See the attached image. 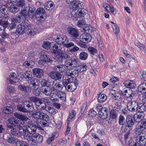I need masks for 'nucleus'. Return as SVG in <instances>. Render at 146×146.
<instances>
[{
    "mask_svg": "<svg viewBox=\"0 0 146 146\" xmlns=\"http://www.w3.org/2000/svg\"><path fill=\"white\" fill-rule=\"evenodd\" d=\"M29 100L30 101H29L30 102H33L35 103L36 106L38 107V106H40V102H42L40 101L39 99L36 97H31L29 98Z\"/></svg>",
    "mask_w": 146,
    "mask_h": 146,
    "instance_id": "79ce46f5",
    "label": "nucleus"
},
{
    "mask_svg": "<svg viewBox=\"0 0 146 146\" xmlns=\"http://www.w3.org/2000/svg\"><path fill=\"white\" fill-rule=\"evenodd\" d=\"M63 86V82H58L56 80H55L52 82V90L56 92H58L62 90Z\"/></svg>",
    "mask_w": 146,
    "mask_h": 146,
    "instance_id": "6e6552de",
    "label": "nucleus"
},
{
    "mask_svg": "<svg viewBox=\"0 0 146 146\" xmlns=\"http://www.w3.org/2000/svg\"><path fill=\"white\" fill-rule=\"evenodd\" d=\"M32 73L31 71H26L24 74V78L27 81H29L31 80L32 77Z\"/></svg>",
    "mask_w": 146,
    "mask_h": 146,
    "instance_id": "e433bc0d",
    "label": "nucleus"
},
{
    "mask_svg": "<svg viewBox=\"0 0 146 146\" xmlns=\"http://www.w3.org/2000/svg\"><path fill=\"white\" fill-rule=\"evenodd\" d=\"M29 7H25L22 10L21 12L24 14L25 16L27 17L28 15L29 11L28 10H29Z\"/></svg>",
    "mask_w": 146,
    "mask_h": 146,
    "instance_id": "69168bd1",
    "label": "nucleus"
},
{
    "mask_svg": "<svg viewBox=\"0 0 146 146\" xmlns=\"http://www.w3.org/2000/svg\"><path fill=\"white\" fill-rule=\"evenodd\" d=\"M6 128L9 132H10L12 134L17 136V131L12 126L7 124L6 126Z\"/></svg>",
    "mask_w": 146,
    "mask_h": 146,
    "instance_id": "4c0bfd02",
    "label": "nucleus"
},
{
    "mask_svg": "<svg viewBox=\"0 0 146 146\" xmlns=\"http://www.w3.org/2000/svg\"><path fill=\"white\" fill-rule=\"evenodd\" d=\"M27 17V16H25L24 14L21 12L17 15L15 19L16 20V21H17L19 22H20L22 20H25Z\"/></svg>",
    "mask_w": 146,
    "mask_h": 146,
    "instance_id": "a19ab883",
    "label": "nucleus"
},
{
    "mask_svg": "<svg viewBox=\"0 0 146 146\" xmlns=\"http://www.w3.org/2000/svg\"><path fill=\"white\" fill-rule=\"evenodd\" d=\"M58 71H53L50 74V77L55 80H58L61 79L62 77L61 74Z\"/></svg>",
    "mask_w": 146,
    "mask_h": 146,
    "instance_id": "bb28decb",
    "label": "nucleus"
},
{
    "mask_svg": "<svg viewBox=\"0 0 146 146\" xmlns=\"http://www.w3.org/2000/svg\"><path fill=\"white\" fill-rule=\"evenodd\" d=\"M42 113V112L40 111H35L32 112L31 115L32 117L35 119L38 125H40V116Z\"/></svg>",
    "mask_w": 146,
    "mask_h": 146,
    "instance_id": "f3484780",
    "label": "nucleus"
},
{
    "mask_svg": "<svg viewBox=\"0 0 146 146\" xmlns=\"http://www.w3.org/2000/svg\"><path fill=\"white\" fill-rule=\"evenodd\" d=\"M77 25L79 27H82L81 31L82 32H85L89 30V28L88 27V25L86 24V22L84 20L78 21Z\"/></svg>",
    "mask_w": 146,
    "mask_h": 146,
    "instance_id": "2eb2a0df",
    "label": "nucleus"
},
{
    "mask_svg": "<svg viewBox=\"0 0 146 146\" xmlns=\"http://www.w3.org/2000/svg\"><path fill=\"white\" fill-rule=\"evenodd\" d=\"M137 47L146 54V42L144 45L139 42H137Z\"/></svg>",
    "mask_w": 146,
    "mask_h": 146,
    "instance_id": "3c124183",
    "label": "nucleus"
},
{
    "mask_svg": "<svg viewBox=\"0 0 146 146\" xmlns=\"http://www.w3.org/2000/svg\"><path fill=\"white\" fill-rule=\"evenodd\" d=\"M30 84L32 85L33 86L34 88L38 86L40 82L36 78H32V79L30 81Z\"/></svg>",
    "mask_w": 146,
    "mask_h": 146,
    "instance_id": "a18cd8bd",
    "label": "nucleus"
},
{
    "mask_svg": "<svg viewBox=\"0 0 146 146\" xmlns=\"http://www.w3.org/2000/svg\"><path fill=\"white\" fill-rule=\"evenodd\" d=\"M67 31L70 37L73 39H76L79 37V32L76 29L72 27H68Z\"/></svg>",
    "mask_w": 146,
    "mask_h": 146,
    "instance_id": "423d86ee",
    "label": "nucleus"
},
{
    "mask_svg": "<svg viewBox=\"0 0 146 146\" xmlns=\"http://www.w3.org/2000/svg\"><path fill=\"white\" fill-rule=\"evenodd\" d=\"M33 73L35 76L37 78H41L43 76L44 72L42 69L40 68H34L33 70Z\"/></svg>",
    "mask_w": 146,
    "mask_h": 146,
    "instance_id": "b1692460",
    "label": "nucleus"
},
{
    "mask_svg": "<svg viewBox=\"0 0 146 146\" xmlns=\"http://www.w3.org/2000/svg\"><path fill=\"white\" fill-rule=\"evenodd\" d=\"M7 7V5H4L2 3L1 6L0 7V18L8 19L10 18L9 15L5 14V8Z\"/></svg>",
    "mask_w": 146,
    "mask_h": 146,
    "instance_id": "412c9836",
    "label": "nucleus"
},
{
    "mask_svg": "<svg viewBox=\"0 0 146 146\" xmlns=\"http://www.w3.org/2000/svg\"><path fill=\"white\" fill-rule=\"evenodd\" d=\"M27 131V130H26L25 132V133L23 135V137L28 141H30L31 139V135L29 134Z\"/></svg>",
    "mask_w": 146,
    "mask_h": 146,
    "instance_id": "13d9d810",
    "label": "nucleus"
},
{
    "mask_svg": "<svg viewBox=\"0 0 146 146\" xmlns=\"http://www.w3.org/2000/svg\"><path fill=\"white\" fill-rule=\"evenodd\" d=\"M112 27L114 33L116 35L118 34L119 32V27L116 24H115L113 27V26Z\"/></svg>",
    "mask_w": 146,
    "mask_h": 146,
    "instance_id": "338daca9",
    "label": "nucleus"
},
{
    "mask_svg": "<svg viewBox=\"0 0 146 146\" xmlns=\"http://www.w3.org/2000/svg\"><path fill=\"white\" fill-rule=\"evenodd\" d=\"M13 110L11 107H7L4 108L3 111L6 114L11 113L13 112Z\"/></svg>",
    "mask_w": 146,
    "mask_h": 146,
    "instance_id": "4d7b16f0",
    "label": "nucleus"
},
{
    "mask_svg": "<svg viewBox=\"0 0 146 146\" xmlns=\"http://www.w3.org/2000/svg\"><path fill=\"white\" fill-rule=\"evenodd\" d=\"M4 139L6 140L9 143H13L16 142V139L14 137H12L10 134L5 135L4 136Z\"/></svg>",
    "mask_w": 146,
    "mask_h": 146,
    "instance_id": "f704fd0d",
    "label": "nucleus"
},
{
    "mask_svg": "<svg viewBox=\"0 0 146 146\" xmlns=\"http://www.w3.org/2000/svg\"><path fill=\"white\" fill-rule=\"evenodd\" d=\"M103 7L110 13L114 15L116 14V9L113 6H111L105 3L103 4Z\"/></svg>",
    "mask_w": 146,
    "mask_h": 146,
    "instance_id": "dca6fc26",
    "label": "nucleus"
},
{
    "mask_svg": "<svg viewBox=\"0 0 146 146\" xmlns=\"http://www.w3.org/2000/svg\"><path fill=\"white\" fill-rule=\"evenodd\" d=\"M18 88L20 90L26 93L31 91V89L29 86L20 85L18 86Z\"/></svg>",
    "mask_w": 146,
    "mask_h": 146,
    "instance_id": "7c9ffc66",
    "label": "nucleus"
},
{
    "mask_svg": "<svg viewBox=\"0 0 146 146\" xmlns=\"http://www.w3.org/2000/svg\"><path fill=\"white\" fill-rule=\"evenodd\" d=\"M57 96L63 102L66 100V94L63 92H57Z\"/></svg>",
    "mask_w": 146,
    "mask_h": 146,
    "instance_id": "c03bdc74",
    "label": "nucleus"
},
{
    "mask_svg": "<svg viewBox=\"0 0 146 146\" xmlns=\"http://www.w3.org/2000/svg\"><path fill=\"white\" fill-rule=\"evenodd\" d=\"M16 3V5L20 8V7L23 8L25 4V1L24 0H18V1H17Z\"/></svg>",
    "mask_w": 146,
    "mask_h": 146,
    "instance_id": "6e6d98bb",
    "label": "nucleus"
},
{
    "mask_svg": "<svg viewBox=\"0 0 146 146\" xmlns=\"http://www.w3.org/2000/svg\"><path fill=\"white\" fill-rule=\"evenodd\" d=\"M88 53L85 52H81L79 54V58L80 59L83 60H86L88 57Z\"/></svg>",
    "mask_w": 146,
    "mask_h": 146,
    "instance_id": "09e8293b",
    "label": "nucleus"
},
{
    "mask_svg": "<svg viewBox=\"0 0 146 146\" xmlns=\"http://www.w3.org/2000/svg\"><path fill=\"white\" fill-rule=\"evenodd\" d=\"M18 110L24 112L28 113L33 108L32 104L29 101L24 102L22 104L18 105L17 107Z\"/></svg>",
    "mask_w": 146,
    "mask_h": 146,
    "instance_id": "20e7f679",
    "label": "nucleus"
},
{
    "mask_svg": "<svg viewBox=\"0 0 146 146\" xmlns=\"http://www.w3.org/2000/svg\"><path fill=\"white\" fill-rule=\"evenodd\" d=\"M91 39L92 37L90 35L85 33L82 34L80 37V42L84 43L89 42Z\"/></svg>",
    "mask_w": 146,
    "mask_h": 146,
    "instance_id": "ddd939ff",
    "label": "nucleus"
},
{
    "mask_svg": "<svg viewBox=\"0 0 146 146\" xmlns=\"http://www.w3.org/2000/svg\"><path fill=\"white\" fill-rule=\"evenodd\" d=\"M137 90L141 93H146V83H142L137 87Z\"/></svg>",
    "mask_w": 146,
    "mask_h": 146,
    "instance_id": "2f4dec72",
    "label": "nucleus"
},
{
    "mask_svg": "<svg viewBox=\"0 0 146 146\" xmlns=\"http://www.w3.org/2000/svg\"><path fill=\"white\" fill-rule=\"evenodd\" d=\"M87 68V66L86 63H81L78 69L79 72H81L86 71Z\"/></svg>",
    "mask_w": 146,
    "mask_h": 146,
    "instance_id": "de8ad7c7",
    "label": "nucleus"
},
{
    "mask_svg": "<svg viewBox=\"0 0 146 146\" xmlns=\"http://www.w3.org/2000/svg\"><path fill=\"white\" fill-rule=\"evenodd\" d=\"M137 112L133 115H127L126 122L127 125L125 126V128L133 126L135 123V115L136 114Z\"/></svg>",
    "mask_w": 146,
    "mask_h": 146,
    "instance_id": "9b49d317",
    "label": "nucleus"
},
{
    "mask_svg": "<svg viewBox=\"0 0 146 146\" xmlns=\"http://www.w3.org/2000/svg\"><path fill=\"white\" fill-rule=\"evenodd\" d=\"M16 146H28V143L23 141H17L16 142Z\"/></svg>",
    "mask_w": 146,
    "mask_h": 146,
    "instance_id": "5fc2aeb1",
    "label": "nucleus"
},
{
    "mask_svg": "<svg viewBox=\"0 0 146 146\" xmlns=\"http://www.w3.org/2000/svg\"><path fill=\"white\" fill-rule=\"evenodd\" d=\"M110 118L113 119H115L117 117V114L114 110L112 109L110 112Z\"/></svg>",
    "mask_w": 146,
    "mask_h": 146,
    "instance_id": "603ef678",
    "label": "nucleus"
},
{
    "mask_svg": "<svg viewBox=\"0 0 146 146\" xmlns=\"http://www.w3.org/2000/svg\"><path fill=\"white\" fill-rule=\"evenodd\" d=\"M9 23L7 21H3L2 19H0V25L3 26V28L6 29L8 26Z\"/></svg>",
    "mask_w": 146,
    "mask_h": 146,
    "instance_id": "680f3d73",
    "label": "nucleus"
},
{
    "mask_svg": "<svg viewBox=\"0 0 146 146\" xmlns=\"http://www.w3.org/2000/svg\"><path fill=\"white\" fill-rule=\"evenodd\" d=\"M137 144L138 146H145L146 143V133H143V130L146 128V123L142 128L137 125Z\"/></svg>",
    "mask_w": 146,
    "mask_h": 146,
    "instance_id": "7ed1b4c3",
    "label": "nucleus"
},
{
    "mask_svg": "<svg viewBox=\"0 0 146 146\" xmlns=\"http://www.w3.org/2000/svg\"><path fill=\"white\" fill-rule=\"evenodd\" d=\"M65 63L66 65H68L67 66H69L73 67L76 66L78 63V61L75 59L70 57H68L65 61Z\"/></svg>",
    "mask_w": 146,
    "mask_h": 146,
    "instance_id": "a211bd4d",
    "label": "nucleus"
},
{
    "mask_svg": "<svg viewBox=\"0 0 146 146\" xmlns=\"http://www.w3.org/2000/svg\"><path fill=\"white\" fill-rule=\"evenodd\" d=\"M78 84L75 82L68 83L67 84L64 85L66 90L68 91L72 92L77 87Z\"/></svg>",
    "mask_w": 146,
    "mask_h": 146,
    "instance_id": "aec40b11",
    "label": "nucleus"
},
{
    "mask_svg": "<svg viewBox=\"0 0 146 146\" xmlns=\"http://www.w3.org/2000/svg\"><path fill=\"white\" fill-rule=\"evenodd\" d=\"M52 43L48 41H44L42 43V46L44 48L48 50L51 46Z\"/></svg>",
    "mask_w": 146,
    "mask_h": 146,
    "instance_id": "8fccbe9b",
    "label": "nucleus"
},
{
    "mask_svg": "<svg viewBox=\"0 0 146 146\" xmlns=\"http://www.w3.org/2000/svg\"><path fill=\"white\" fill-rule=\"evenodd\" d=\"M17 78L16 76V74L14 72L11 73L10 75V78L9 79V81L10 83L11 84H15L16 83V80Z\"/></svg>",
    "mask_w": 146,
    "mask_h": 146,
    "instance_id": "58836bf2",
    "label": "nucleus"
},
{
    "mask_svg": "<svg viewBox=\"0 0 146 146\" xmlns=\"http://www.w3.org/2000/svg\"><path fill=\"white\" fill-rule=\"evenodd\" d=\"M76 1V0H66L67 3H74L72 7V16L75 18L84 17L87 11L83 8V3L80 1Z\"/></svg>",
    "mask_w": 146,
    "mask_h": 146,
    "instance_id": "f257e3e1",
    "label": "nucleus"
},
{
    "mask_svg": "<svg viewBox=\"0 0 146 146\" xmlns=\"http://www.w3.org/2000/svg\"><path fill=\"white\" fill-rule=\"evenodd\" d=\"M8 121L9 123L14 126H18L19 125L20 122L18 123V121L15 118H9L8 119Z\"/></svg>",
    "mask_w": 146,
    "mask_h": 146,
    "instance_id": "37998d69",
    "label": "nucleus"
},
{
    "mask_svg": "<svg viewBox=\"0 0 146 146\" xmlns=\"http://www.w3.org/2000/svg\"><path fill=\"white\" fill-rule=\"evenodd\" d=\"M36 16L37 21L40 22L44 21L47 17L44 9L41 7L38 8L36 10Z\"/></svg>",
    "mask_w": 146,
    "mask_h": 146,
    "instance_id": "39448f33",
    "label": "nucleus"
},
{
    "mask_svg": "<svg viewBox=\"0 0 146 146\" xmlns=\"http://www.w3.org/2000/svg\"><path fill=\"white\" fill-rule=\"evenodd\" d=\"M41 58H43L46 62L52 63V60L46 54H43L41 56Z\"/></svg>",
    "mask_w": 146,
    "mask_h": 146,
    "instance_id": "e2e57ef3",
    "label": "nucleus"
},
{
    "mask_svg": "<svg viewBox=\"0 0 146 146\" xmlns=\"http://www.w3.org/2000/svg\"><path fill=\"white\" fill-rule=\"evenodd\" d=\"M31 141L33 144H37L42 143L43 141V137L40 134L36 133L31 135Z\"/></svg>",
    "mask_w": 146,
    "mask_h": 146,
    "instance_id": "1a4fd4ad",
    "label": "nucleus"
},
{
    "mask_svg": "<svg viewBox=\"0 0 146 146\" xmlns=\"http://www.w3.org/2000/svg\"><path fill=\"white\" fill-rule=\"evenodd\" d=\"M88 50L89 53L92 55H94L97 53V50L95 48L90 47L88 48Z\"/></svg>",
    "mask_w": 146,
    "mask_h": 146,
    "instance_id": "bf43d9fd",
    "label": "nucleus"
},
{
    "mask_svg": "<svg viewBox=\"0 0 146 146\" xmlns=\"http://www.w3.org/2000/svg\"><path fill=\"white\" fill-rule=\"evenodd\" d=\"M26 129L28 132L33 134L36 132L37 127L33 124L29 123L26 125Z\"/></svg>",
    "mask_w": 146,
    "mask_h": 146,
    "instance_id": "4be33fe9",
    "label": "nucleus"
},
{
    "mask_svg": "<svg viewBox=\"0 0 146 146\" xmlns=\"http://www.w3.org/2000/svg\"><path fill=\"white\" fill-rule=\"evenodd\" d=\"M146 110V105L143 104H137V125L142 128L145 123L146 121L144 119L145 115L144 112Z\"/></svg>",
    "mask_w": 146,
    "mask_h": 146,
    "instance_id": "f03ea898",
    "label": "nucleus"
},
{
    "mask_svg": "<svg viewBox=\"0 0 146 146\" xmlns=\"http://www.w3.org/2000/svg\"><path fill=\"white\" fill-rule=\"evenodd\" d=\"M107 98V96L105 94H101L99 95L98 98V102L102 103L105 101Z\"/></svg>",
    "mask_w": 146,
    "mask_h": 146,
    "instance_id": "49530a36",
    "label": "nucleus"
},
{
    "mask_svg": "<svg viewBox=\"0 0 146 146\" xmlns=\"http://www.w3.org/2000/svg\"><path fill=\"white\" fill-rule=\"evenodd\" d=\"M79 72L78 69L76 70L74 68L70 69L69 70H67L66 71L67 74L68 75L75 77L78 76Z\"/></svg>",
    "mask_w": 146,
    "mask_h": 146,
    "instance_id": "cd10ccee",
    "label": "nucleus"
},
{
    "mask_svg": "<svg viewBox=\"0 0 146 146\" xmlns=\"http://www.w3.org/2000/svg\"><path fill=\"white\" fill-rule=\"evenodd\" d=\"M108 112L107 108H103L100 111H99V116L102 119H106L108 115Z\"/></svg>",
    "mask_w": 146,
    "mask_h": 146,
    "instance_id": "5701e85b",
    "label": "nucleus"
},
{
    "mask_svg": "<svg viewBox=\"0 0 146 146\" xmlns=\"http://www.w3.org/2000/svg\"><path fill=\"white\" fill-rule=\"evenodd\" d=\"M35 64L34 62L32 61H29L25 62L23 64V65L26 67L31 68Z\"/></svg>",
    "mask_w": 146,
    "mask_h": 146,
    "instance_id": "864d4df0",
    "label": "nucleus"
},
{
    "mask_svg": "<svg viewBox=\"0 0 146 146\" xmlns=\"http://www.w3.org/2000/svg\"><path fill=\"white\" fill-rule=\"evenodd\" d=\"M73 76H71L70 75H68L65 77V79L63 80V84L64 85H66L68 83H72L73 81Z\"/></svg>",
    "mask_w": 146,
    "mask_h": 146,
    "instance_id": "ea45409f",
    "label": "nucleus"
},
{
    "mask_svg": "<svg viewBox=\"0 0 146 146\" xmlns=\"http://www.w3.org/2000/svg\"><path fill=\"white\" fill-rule=\"evenodd\" d=\"M67 66L63 64H60L55 66L54 68V70L57 71L62 72L67 69Z\"/></svg>",
    "mask_w": 146,
    "mask_h": 146,
    "instance_id": "72a5a7b5",
    "label": "nucleus"
},
{
    "mask_svg": "<svg viewBox=\"0 0 146 146\" xmlns=\"http://www.w3.org/2000/svg\"><path fill=\"white\" fill-rule=\"evenodd\" d=\"M52 90L49 86H44L41 89V91L46 95H50L52 92Z\"/></svg>",
    "mask_w": 146,
    "mask_h": 146,
    "instance_id": "473e14b6",
    "label": "nucleus"
},
{
    "mask_svg": "<svg viewBox=\"0 0 146 146\" xmlns=\"http://www.w3.org/2000/svg\"><path fill=\"white\" fill-rule=\"evenodd\" d=\"M44 7L46 10L50 11L54 9V5L53 3L51 1H48L44 4Z\"/></svg>",
    "mask_w": 146,
    "mask_h": 146,
    "instance_id": "c756f323",
    "label": "nucleus"
},
{
    "mask_svg": "<svg viewBox=\"0 0 146 146\" xmlns=\"http://www.w3.org/2000/svg\"><path fill=\"white\" fill-rule=\"evenodd\" d=\"M29 29V26L26 24L18 25L17 27V31L19 34H23Z\"/></svg>",
    "mask_w": 146,
    "mask_h": 146,
    "instance_id": "f8f14e48",
    "label": "nucleus"
},
{
    "mask_svg": "<svg viewBox=\"0 0 146 146\" xmlns=\"http://www.w3.org/2000/svg\"><path fill=\"white\" fill-rule=\"evenodd\" d=\"M123 84L125 87L129 88H134L136 86L134 81L129 80L125 81Z\"/></svg>",
    "mask_w": 146,
    "mask_h": 146,
    "instance_id": "a878e982",
    "label": "nucleus"
},
{
    "mask_svg": "<svg viewBox=\"0 0 146 146\" xmlns=\"http://www.w3.org/2000/svg\"><path fill=\"white\" fill-rule=\"evenodd\" d=\"M140 77L143 80L146 81V71H142L140 72Z\"/></svg>",
    "mask_w": 146,
    "mask_h": 146,
    "instance_id": "0e129e2a",
    "label": "nucleus"
},
{
    "mask_svg": "<svg viewBox=\"0 0 146 146\" xmlns=\"http://www.w3.org/2000/svg\"><path fill=\"white\" fill-rule=\"evenodd\" d=\"M8 9L10 12L13 14H15L18 12L20 9V8L18 7L16 4L11 5L8 7Z\"/></svg>",
    "mask_w": 146,
    "mask_h": 146,
    "instance_id": "c85d7f7f",
    "label": "nucleus"
},
{
    "mask_svg": "<svg viewBox=\"0 0 146 146\" xmlns=\"http://www.w3.org/2000/svg\"><path fill=\"white\" fill-rule=\"evenodd\" d=\"M11 23L9 25V27L11 29H12L16 28L17 22L15 18H13L11 19Z\"/></svg>",
    "mask_w": 146,
    "mask_h": 146,
    "instance_id": "052dcab7",
    "label": "nucleus"
},
{
    "mask_svg": "<svg viewBox=\"0 0 146 146\" xmlns=\"http://www.w3.org/2000/svg\"><path fill=\"white\" fill-rule=\"evenodd\" d=\"M40 106H38L39 108L42 110H45L47 112L52 113L55 111V110L52 107L49 106H46L44 103L40 102Z\"/></svg>",
    "mask_w": 146,
    "mask_h": 146,
    "instance_id": "4468645a",
    "label": "nucleus"
},
{
    "mask_svg": "<svg viewBox=\"0 0 146 146\" xmlns=\"http://www.w3.org/2000/svg\"><path fill=\"white\" fill-rule=\"evenodd\" d=\"M68 40L66 36L60 35L57 36L55 40L56 42L58 44H63L64 45L66 41Z\"/></svg>",
    "mask_w": 146,
    "mask_h": 146,
    "instance_id": "6ab92c4d",
    "label": "nucleus"
},
{
    "mask_svg": "<svg viewBox=\"0 0 146 146\" xmlns=\"http://www.w3.org/2000/svg\"><path fill=\"white\" fill-rule=\"evenodd\" d=\"M49 116L46 114L42 112L40 116V125L42 127L47 126L48 125V122L50 120Z\"/></svg>",
    "mask_w": 146,
    "mask_h": 146,
    "instance_id": "0eeeda50",
    "label": "nucleus"
},
{
    "mask_svg": "<svg viewBox=\"0 0 146 146\" xmlns=\"http://www.w3.org/2000/svg\"><path fill=\"white\" fill-rule=\"evenodd\" d=\"M24 123V122L22 121L21 122L20 124L18 126L19 127V131H17V136L21 137L22 136H23V134H24L25 133V131L27 130L26 129H24V126H22L23 125V124Z\"/></svg>",
    "mask_w": 146,
    "mask_h": 146,
    "instance_id": "393cba45",
    "label": "nucleus"
},
{
    "mask_svg": "<svg viewBox=\"0 0 146 146\" xmlns=\"http://www.w3.org/2000/svg\"><path fill=\"white\" fill-rule=\"evenodd\" d=\"M29 7L28 15L30 18H33L35 16V15H36V9L33 6Z\"/></svg>",
    "mask_w": 146,
    "mask_h": 146,
    "instance_id": "c9c22d12",
    "label": "nucleus"
},
{
    "mask_svg": "<svg viewBox=\"0 0 146 146\" xmlns=\"http://www.w3.org/2000/svg\"><path fill=\"white\" fill-rule=\"evenodd\" d=\"M68 55L64 51L59 53L56 55L55 59L60 63H62L68 58Z\"/></svg>",
    "mask_w": 146,
    "mask_h": 146,
    "instance_id": "9d476101",
    "label": "nucleus"
},
{
    "mask_svg": "<svg viewBox=\"0 0 146 146\" xmlns=\"http://www.w3.org/2000/svg\"><path fill=\"white\" fill-rule=\"evenodd\" d=\"M119 123L120 125H123L124 124V117L123 116L120 115L119 116Z\"/></svg>",
    "mask_w": 146,
    "mask_h": 146,
    "instance_id": "774afa93",
    "label": "nucleus"
}]
</instances>
